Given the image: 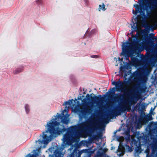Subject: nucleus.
Here are the masks:
<instances>
[{"label":"nucleus","instance_id":"obj_8","mask_svg":"<svg viewBox=\"0 0 157 157\" xmlns=\"http://www.w3.org/2000/svg\"><path fill=\"white\" fill-rule=\"evenodd\" d=\"M118 150L119 151H121L123 153L124 151V149L123 147L121 146H120L118 149Z\"/></svg>","mask_w":157,"mask_h":157},{"label":"nucleus","instance_id":"obj_5","mask_svg":"<svg viewBox=\"0 0 157 157\" xmlns=\"http://www.w3.org/2000/svg\"><path fill=\"white\" fill-rule=\"evenodd\" d=\"M25 108L26 113L27 114L29 113L30 110L29 105L27 104H25Z\"/></svg>","mask_w":157,"mask_h":157},{"label":"nucleus","instance_id":"obj_11","mask_svg":"<svg viewBox=\"0 0 157 157\" xmlns=\"http://www.w3.org/2000/svg\"><path fill=\"white\" fill-rule=\"evenodd\" d=\"M112 83L114 85H117V83L116 82H113Z\"/></svg>","mask_w":157,"mask_h":157},{"label":"nucleus","instance_id":"obj_3","mask_svg":"<svg viewBox=\"0 0 157 157\" xmlns=\"http://www.w3.org/2000/svg\"><path fill=\"white\" fill-rule=\"evenodd\" d=\"M86 97L88 100L91 101H93L98 98V97L95 96L93 94H91L90 95L87 94L86 96Z\"/></svg>","mask_w":157,"mask_h":157},{"label":"nucleus","instance_id":"obj_1","mask_svg":"<svg viewBox=\"0 0 157 157\" xmlns=\"http://www.w3.org/2000/svg\"><path fill=\"white\" fill-rule=\"evenodd\" d=\"M57 118L52 119L48 122L46 126L47 130L43 133L42 136H41L39 140L36 141V144L40 147H44L45 145L48 144L50 141V138L52 135L51 131L58 125L57 122Z\"/></svg>","mask_w":157,"mask_h":157},{"label":"nucleus","instance_id":"obj_13","mask_svg":"<svg viewBox=\"0 0 157 157\" xmlns=\"http://www.w3.org/2000/svg\"><path fill=\"white\" fill-rule=\"evenodd\" d=\"M14 73L15 74H17V71H14Z\"/></svg>","mask_w":157,"mask_h":157},{"label":"nucleus","instance_id":"obj_10","mask_svg":"<svg viewBox=\"0 0 157 157\" xmlns=\"http://www.w3.org/2000/svg\"><path fill=\"white\" fill-rule=\"evenodd\" d=\"M91 57L94 58H97L98 57V56H91Z\"/></svg>","mask_w":157,"mask_h":157},{"label":"nucleus","instance_id":"obj_6","mask_svg":"<svg viewBox=\"0 0 157 157\" xmlns=\"http://www.w3.org/2000/svg\"><path fill=\"white\" fill-rule=\"evenodd\" d=\"M137 27L138 29H140L142 27V22L140 21H138L136 23Z\"/></svg>","mask_w":157,"mask_h":157},{"label":"nucleus","instance_id":"obj_12","mask_svg":"<svg viewBox=\"0 0 157 157\" xmlns=\"http://www.w3.org/2000/svg\"><path fill=\"white\" fill-rule=\"evenodd\" d=\"M118 61L119 62H120V60H122V59H121L120 58H118Z\"/></svg>","mask_w":157,"mask_h":157},{"label":"nucleus","instance_id":"obj_7","mask_svg":"<svg viewBox=\"0 0 157 157\" xmlns=\"http://www.w3.org/2000/svg\"><path fill=\"white\" fill-rule=\"evenodd\" d=\"M134 7L136 8V10L135 12L133 11V13L134 14H136L137 12L139 10V6L138 5L136 4L134 5Z\"/></svg>","mask_w":157,"mask_h":157},{"label":"nucleus","instance_id":"obj_4","mask_svg":"<svg viewBox=\"0 0 157 157\" xmlns=\"http://www.w3.org/2000/svg\"><path fill=\"white\" fill-rule=\"evenodd\" d=\"M98 11H104L106 10L105 6L104 3H102L99 6L98 8Z\"/></svg>","mask_w":157,"mask_h":157},{"label":"nucleus","instance_id":"obj_9","mask_svg":"<svg viewBox=\"0 0 157 157\" xmlns=\"http://www.w3.org/2000/svg\"><path fill=\"white\" fill-rule=\"evenodd\" d=\"M26 157H36V156L33 155L28 154L26 156Z\"/></svg>","mask_w":157,"mask_h":157},{"label":"nucleus","instance_id":"obj_2","mask_svg":"<svg viewBox=\"0 0 157 157\" xmlns=\"http://www.w3.org/2000/svg\"><path fill=\"white\" fill-rule=\"evenodd\" d=\"M128 44L127 43H125L123 44L122 46V52L121 53V55H124V52L128 49Z\"/></svg>","mask_w":157,"mask_h":157}]
</instances>
